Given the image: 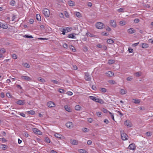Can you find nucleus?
I'll return each instance as SVG.
<instances>
[{
	"label": "nucleus",
	"instance_id": "nucleus-30",
	"mask_svg": "<svg viewBox=\"0 0 153 153\" xmlns=\"http://www.w3.org/2000/svg\"><path fill=\"white\" fill-rule=\"evenodd\" d=\"M78 151L80 153H86V151L85 149H79Z\"/></svg>",
	"mask_w": 153,
	"mask_h": 153
},
{
	"label": "nucleus",
	"instance_id": "nucleus-34",
	"mask_svg": "<svg viewBox=\"0 0 153 153\" xmlns=\"http://www.w3.org/2000/svg\"><path fill=\"white\" fill-rule=\"evenodd\" d=\"M28 113L29 114H31L32 115L34 114L35 113V111H34L33 110H31L28 111Z\"/></svg>",
	"mask_w": 153,
	"mask_h": 153
},
{
	"label": "nucleus",
	"instance_id": "nucleus-19",
	"mask_svg": "<svg viewBox=\"0 0 153 153\" xmlns=\"http://www.w3.org/2000/svg\"><path fill=\"white\" fill-rule=\"evenodd\" d=\"M68 4L69 5L71 6H73L75 5V3L72 1H69L68 2Z\"/></svg>",
	"mask_w": 153,
	"mask_h": 153
},
{
	"label": "nucleus",
	"instance_id": "nucleus-25",
	"mask_svg": "<svg viewBox=\"0 0 153 153\" xmlns=\"http://www.w3.org/2000/svg\"><path fill=\"white\" fill-rule=\"evenodd\" d=\"M74 14L75 15H76V16L77 17H80L81 16V14L80 13H79V12H75L74 13Z\"/></svg>",
	"mask_w": 153,
	"mask_h": 153
},
{
	"label": "nucleus",
	"instance_id": "nucleus-55",
	"mask_svg": "<svg viewBox=\"0 0 153 153\" xmlns=\"http://www.w3.org/2000/svg\"><path fill=\"white\" fill-rule=\"evenodd\" d=\"M23 135L24 136L26 137H27L28 136V134H27V132H25L24 133Z\"/></svg>",
	"mask_w": 153,
	"mask_h": 153
},
{
	"label": "nucleus",
	"instance_id": "nucleus-62",
	"mask_svg": "<svg viewBox=\"0 0 153 153\" xmlns=\"http://www.w3.org/2000/svg\"><path fill=\"white\" fill-rule=\"evenodd\" d=\"M101 34L103 36H107L108 35L107 33L105 32H102Z\"/></svg>",
	"mask_w": 153,
	"mask_h": 153
},
{
	"label": "nucleus",
	"instance_id": "nucleus-53",
	"mask_svg": "<svg viewBox=\"0 0 153 153\" xmlns=\"http://www.w3.org/2000/svg\"><path fill=\"white\" fill-rule=\"evenodd\" d=\"M66 30H66V29L64 28L63 29L62 33V34L63 35H65V33L66 32Z\"/></svg>",
	"mask_w": 153,
	"mask_h": 153
},
{
	"label": "nucleus",
	"instance_id": "nucleus-1",
	"mask_svg": "<svg viewBox=\"0 0 153 153\" xmlns=\"http://www.w3.org/2000/svg\"><path fill=\"white\" fill-rule=\"evenodd\" d=\"M42 13L46 17H48L50 15V11L47 8L44 9L42 11Z\"/></svg>",
	"mask_w": 153,
	"mask_h": 153
},
{
	"label": "nucleus",
	"instance_id": "nucleus-60",
	"mask_svg": "<svg viewBox=\"0 0 153 153\" xmlns=\"http://www.w3.org/2000/svg\"><path fill=\"white\" fill-rule=\"evenodd\" d=\"M101 114L100 112H98L96 113V115L98 117H100Z\"/></svg>",
	"mask_w": 153,
	"mask_h": 153
},
{
	"label": "nucleus",
	"instance_id": "nucleus-37",
	"mask_svg": "<svg viewBox=\"0 0 153 153\" xmlns=\"http://www.w3.org/2000/svg\"><path fill=\"white\" fill-rule=\"evenodd\" d=\"M1 27L4 29H7L8 27V26L7 25H2L1 26Z\"/></svg>",
	"mask_w": 153,
	"mask_h": 153
},
{
	"label": "nucleus",
	"instance_id": "nucleus-7",
	"mask_svg": "<svg viewBox=\"0 0 153 153\" xmlns=\"http://www.w3.org/2000/svg\"><path fill=\"white\" fill-rule=\"evenodd\" d=\"M21 78L22 79L27 81H30L31 80V79L30 77L27 76H22Z\"/></svg>",
	"mask_w": 153,
	"mask_h": 153
},
{
	"label": "nucleus",
	"instance_id": "nucleus-61",
	"mask_svg": "<svg viewBox=\"0 0 153 153\" xmlns=\"http://www.w3.org/2000/svg\"><path fill=\"white\" fill-rule=\"evenodd\" d=\"M128 51L129 53H132L133 52V50L131 48H128Z\"/></svg>",
	"mask_w": 153,
	"mask_h": 153
},
{
	"label": "nucleus",
	"instance_id": "nucleus-9",
	"mask_svg": "<svg viewBox=\"0 0 153 153\" xmlns=\"http://www.w3.org/2000/svg\"><path fill=\"white\" fill-rule=\"evenodd\" d=\"M48 106L50 108L54 107L55 106L54 103L50 101L48 102L47 104Z\"/></svg>",
	"mask_w": 153,
	"mask_h": 153
},
{
	"label": "nucleus",
	"instance_id": "nucleus-57",
	"mask_svg": "<svg viewBox=\"0 0 153 153\" xmlns=\"http://www.w3.org/2000/svg\"><path fill=\"white\" fill-rule=\"evenodd\" d=\"M91 88L93 90H95V91H96L97 90V88H96V86L94 85H93L92 86Z\"/></svg>",
	"mask_w": 153,
	"mask_h": 153
},
{
	"label": "nucleus",
	"instance_id": "nucleus-8",
	"mask_svg": "<svg viewBox=\"0 0 153 153\" xmlns=\"http://www.w3.org/2000/svg\"><path fill=\"white\" fill-rule=\"evenodd\" d=\"M135 144L134 143H131L130 144L128 147V148L132 150H134L135 149Z\"/></svg>",
	"mask_w": 153,
	"mask_h": 153
},
{
	"label": "nucleus",
	"instance_id": "nucleus-3",
	"mask_svg": "<svg viewBox=\"0 0 153 153\" xmlns=\"http://www.w3.org/2000/svg\"><path fill=\"white\" fill-rule=\"evenodd\" d=\"M124 124L127 126L128 127H131L132 126V124L130 120H126L124 122Z\"/></svg>",
	"mask_w": 153,
	"mask_h": 153
},
{
	"label": "nucleus",
	"instance_id": "nucleus-45",
	"mask_svg": "<svg viewBox=\"0 0 153 153\" xmlns=\"http://www.w3.org/2000/svg\"><path fill=\"white\" fill-rule=\"evenodd\" d=\"M45 141L48 143H50V140L49 139L48 137H45Z\"/></svg>",
	"mask_w": 153,
	"mask_h": 153
},
{
	"label": "nucleus",
	"instance_id": "nucleus-59",
	"mask_svg": "<svg viewBox=\"0 0 153 153\" xmlns=\"http://www.w3.org/2000/svg\"><path fill=\"white\" fill-rule=\"evenodd\" d=\"M146 134L148 136H150L152 135V134L150 132H147L146 133Z\"/></svg>",
	"mask_w": 153,
	"mask_h": 153
},
{
	"label": "nucleus",
	"instance_id": "nucleus-6",
	"mask_svg": "<svg viewBox=\"0 0 153 153\" xmlns=\"http://www.w3.org/2000/svg\"><path fill=\"white\" fill-rule=\"evenodd\" d=\"M33 131L35 133L41 135L42 134V132L40 131L37 128H34L33 129Z\"/></svg>",
	"mask_w": 153,
	"mask_h": 153
},
{
	"label": "nucleus",
	"instance_id": "nucleus-44",
	"mask_svg": "<svg viewBox=\"0 0 153 153\" xmlns=\"http://www.w3.org/2000/svg\"><path fill=\"white\" fill-rule=\"evenodd\" d=\"M102 111L104 113H107L108 112H109L108 110L106 109H105L104 108H103L102 109Z\"/></svg>",
	"mask_w": 153,
	"mask_h": 153
},
{
	"label": "nucleus",
	"instance_id": "nucleus-15",
	"mask_svg": "<svg viewBox=\"0 0 153 153\" xmlns=\"http://www.w3.org/2000/svg\"><path fill=\"white\" fill-rule=\"evenodd\" d=\"M54 136L57 138L61 139L63 138V136L59 133H56L54 134Z\"/></svg>",
	"mask_w": 153,
	"mask_h": 153
},
{
	"label": "nucleus",
	"instance_id": "nucleus-12",
	"mask_svg": "<svg viewBox=\"0 0 153 153\" xmlns=\"http://www.w3.org/2000/svg\"><path fill=\"white\" fill-rule=\"evenodd\" d=\"M128 32L130 34H132L135 32V30L133 28H130L128 30Z\"/></svg>",
	"mask_w": 153,
	"mask_h": 153
},
{
	"label": "nucleus",
	"instance_id": "nucleus-63",
	"mask_svg": "<svg viewBox=\"0 0 153 153\" xmlns=\"http://www.w3.org/2000/svg\"><path fill=\"white\" fill-rule=\"evenodd\" d=\"M67 94L70 96H71L73 94V93L71 91H68L67 92Z\"/></svg>",
	"mask_w": 153,
	"mask_h": 153
},
{
	"label": "nucleus",
	"instance_id": "nucleus-28",
	"mask_svg": "<svg viewBox=\"0 0 153 153\" xmlns=\"http://www.w3.org/2000/svg\"><path fill=\"white\" fill-rule=\"evenodd\" d=\"M121 94H125L126 93V91L123 89H121L120 91Z\"/></svg>",
	"mask_w": 153,
	"mask_h": 153
},
{
	"label": "nucleus",
	"instance_id": "nucleus-54",
	"mask_svg": "<svg viewBox=\"0 0 153 153\" xmlns=\"http://www.w3.org/2000/svg\"><path fill=\"white\" fill-rule=\"evenodd\" d=\"M109 114L111 115V117L113 120H114V115L110 112H109Z\"/></svg>",
	"mask_w": 153,
	"mask_h": 153
},
{
	"label": "nucleus",
	"instance_id": "nucleus-29",
	"mask_svg": "<svg viewBox=\"0 0 153 153\" xmlns=\"http://www.w3.org/2000/svg\"><path fill=\"white\" fill-rule=\"evenodd\" d=\"M115 62V61L113 59H110L108 61V64L111 65L112 64Z\"/></svg>",
	"mask_w": 153,
	"mask_h": 153
},
{
	"label": "nucleus",
	"instance_id": "nucleus-27",
	"mask_svg": "<svg viewBox=\"0 0 153 153\" xmlns=\"http://www.w3.org/2000/svg\"><path fill=\"white\" fill-rule=\"evenodd\" d=\"M37 79L38 81L40 82H45V80L44 79L41 77H39Z\"/></svg>",
	"mask_w": 153,
	"mask_h": 153
},
{
	"label": "nucleus",
	"instance_id": "nucleus-22",
	"mask_svg": "<svg viewBox=\"0 0 153 153\" xmlns=\"http://www.w3.org/2000/svg\"><path fill=\"white\" fill-rule=\"evenodd\" d=\"M36 19L39 21H41V17L40 16L39 14H37L36 15Z\"/></svg>",
	"mask_w": 153,
	"mask_h": 153
},
{
	"label": "nucleus",
	"instance_id": "nucleus-43",
	"mask_svg": "<svg viewBox=\"0 0 153 153\" xmlns=\"http://www.w3.org/2000/svg\"><path fill=\"white\" fill-rule=\"evenodd\" d=\"M24 37H25L26 38H33V37L32 36H29L28 35H26L25 36H24Z\"/></svg>",
	"mask_w": 153,
	"mask_h": 153
},
{
	"label": "nucleus",
	"instance_id": "nucleus-48",
	"mask_svg": "<svg viewBox=\"0 0 153 153\" xmlns=\"http://www.w3.org/2000/svg\"><path fill=\"white\" fill-rule=\"evenodd\" d=\"M15 3V1L14 0H12L10 2V4L12 6H14V5Z\"/></svg>",
	"mask_w": 153,
	"mask_h": 153
},
{
	"label": "nucleus",
	"instance_id": "nucleus-41",
	"mask_svg": "<svg viewBox=\"0 0 153 153\" xmlns=\"http://www.w3.org/2000/svg\"><path fill=\"white\" fill-rule=\"evenodd\" d=\"M2 149L3 150H4L7 149V146L5 145H2Z\"/></svg>",
	"mask_w": 153,
	"mask_h": 153
},
{
	"label": "nucleus",
	"instance_id": "nucleus-35",
	"mask_svg": "<svg viewBox=\"0 0 153 153\" xmlns=\"http://www.w3.org/2000/svg\"><path fill=\"white\" fill-rule=\"evenodd\" d=\"M100 91H101L102 92L105 93L106 91L107 90L105 88H101V90H100Z\"/></svg>",
	"mask_w": 153,
	"mask_h": 153
},
{
	"label": "nucleus",
	"instance_id": "nucleus-42",
	"mask_svg": "<svg viewBox=\"0 0 153 153\" xmlns=\"http://www.w3.org/2000/svg\"><path fill=\"white\" fill-rule=\"evenodd\" d=\"M0 52L1 53H4L6 52L4 48H2L0 50Z\"/></svg>",
	"mask_w": 153,
	"mask_h": 153
},
{
	"label": "nucleus",
	"instance_id": "nucleus-38",
	"mask_svg": "<svg viewBox=\"0 0 153 153\" xmlns=\"http://www.w3.org/2000/svg\"><path fill=\"white\" fill-rule=\"evenodd\" d=\"M58 91L61 93H63L65 91L64 90L62 89L59 88L58 90Z\"/></svg>",
	"mask_w": 153,
	"mask_h": 153
},
{
	"label": "nucleus",
	"instance_id": "nucleus-40",
	"mask_svg": "<svg viewBox=\"0 0 153 153\" xmlns=\"http://www.w3.org/2000/svg\"><path fill=\"white\" fill-rule=\"evenodd\" d=\"M135 75L137 77H139L141 76V73L139 72H137L135 73Z\"/></svg>",
	"mask_w": 153,
	"mask_h": 153
},
{
	"label": "nucleus",
	"instance_id": "nucleus-10",
	"mask_svg": "<svg viewBox=\"0 0 153 153\" xmlns=\"http://www.w3.org/2000/svg\"><path fill=\"white\" fill-rule=\"evenodd\" d=\"M66 126L67 127L69 128H72L73 127V124L72 122H68L66 124Z\"/></svg>",
	"mask_w": 153,
	"mask_h": 153
},
{
	"label": "nucleus",
	"instance_id": "nucleus-56",
	"mask_svg": "<svg viewBox=\"0 0 153 153\" xmlns=\"http://www.w3.org/2000/svg\"><path fill=\"white\" fill-rule=\"evenodd\" d=\"M87 4L88 6L90 7H91L92 6V3L91 2H88L87 3Z\"/></svg>",
	"mask_w": 153,
	"mask_h": 153
},
{
	"label": "nucleus",
	"instance_id": "nucleus-13",
	"mask_svg": "<svg viewBox=\"0 0 153 153\" xmlns=\"http://www.w3.org/2000/svg\"><path fill=\"white\" fill-rule=\"evenodd\" d=\"M25 100H19L16 102V103L19 105H23L25 104Z\"/></svg>",
	"mask_w": 153,
	"mask_h": 153
},
{
	"label": "nucleus",
	"instance_id": "nucleus-21",
	"mask_svg": "<svg viewBox=\"0 0 153 153\" xmlns=\"http://www.w3.org/2000/svg\"><path fill=\"white\" fill-rule=\"evenodd\" d=\"M22 65L24 67L27 68H29L30 67L29 64L27 63H23Z\"/></svg>",
	"mask_w": 153,
	"mask_h": 153
},
{
	"label": "nucleus",
	"instance_id": "nucleus-49",
	"mask_svg": "<svg viewBox=\"0 0 153 153\" xmlns=\"http://www.w3.org/2000/svg\"><path fill=\"white\" fill-rule=\"evenodd\" d=\"M64 28L66 29V30H66V32H68L69 30H71L72 29V28L69 27H65Z\"/></svg>",
	"mask_w": 153,
	"mask_h": 153
},
{
	"label": "nucleus",
	"instance_id": "nucleus-5",
	"mask_svg": "<svg viewBox=\"0 0 153 153\" xmlns=\"http://www.w3.org/2000/svg\"><path fill=\"white\" fill-rule=\"evenodd\" d=\"M121 137L123 140H127L128 138V136L126 133L123 132L122 133L121 132Z\"/></svg>",
	"mask_w": 153,
	"mask_h": 153
},
{
	"label": "nucleus",
	"instance_id": "nucleus-16",
	"mask_svg": "<svg viewBox=\"0 0 153 153\" xmlns=\"http://www.w3.org/2000/svg\"><path fill=\"white\" fill-rule=\"evenodd\" d=\"M65 109L68 112H71V109L67 105H65L64 106Z\"/></svg>",
	"mask_w": 153,
	"mask_h": 153
},
{
	"label": "nucleus",
	"instance_id": "nucleus-52",
	"mask_svg": "<svg viewBox=\"0 0 153 153\" xmlns=\"http://www.w3.org/2000/svg\"><path fill=\"white\" fill-rule=\"evenodd\" d=\"M140 21L139 19H135L134 20V22L135 23H137L138 22H139Z\"/></svg>",
	"mask_w": 153,
	"mask_h": 153
},
{
	"label": "nucleus",
	"instance_id": "nucleus-36",
	"mask_svg": "<svg viewBox=\"0 0 153 153\" xmlns=\"http://www.w3.org/2000/svg\"><path fill=\"white\" fill-rule=\"evenodd\" d=\"M109 83L111 85H114L116 84V82L114 80H110L109 81Z\"/></svg>",
	"mask_w": 153,
	"mask_h": 153
},
{
	"label": "nucleus",
	"instance_id": "nucleus-51",
	"mask_svg": "<svg viewBox=\"0 0 153 153\" xmlns=\"http://www.w3.org/2000/svg\"><path fill=\"white\" fill-rule=\"evenodd\" d=\"M86 34L87 36L92 37L93 36L92 34L88 32Z\"/></svg>",
	"mask_w": 153,
	"mask_h": 153
},
{
	"label": "nucleus",
	"instance_id": "nucleus-23",
	"mask_svg": "<svg viewBox=\"0 0 153 153\" xmlns=\"http://www.w3.org/2000/svg\"><path fill=\"white\" fill-rule=\"evenodd\" d=\"M68 37L69 38H71L72 39H75L76 38V37L74 35V34H71L68 35Z\"/></svg>",
	"mask_w": 153,
	"mask_h": 153
},
{
	"label": "nucleus",
	"instance_id": "nucleus-46",
	"mask_svg": "<svg viewBox=\"0 0 153 153\" xmlns=\"http://www.w3.org/2000/svg\"><path fill=\"white\" fill-rule=\"evenodd\" d=\"M88 121L89 123H91L93 121V120L91 118H89L88 119Z\"/></svg>",
	"mask_w": 153,
	"mask_h": 153
},
{
	"label": "nucleus",
	"instance_id": "nucleus-64",
	"mask_svg": "<svg viewBox=\"0 0 153 153\" xmlns=\"http://www.w3.org/2000/svg\"><path fill=\"white\" fill-rule=\"evenodd\" d=\"M104 122L106 124H108L109 123V121L106 119H105L104 120Z\"/></svg>",
	"mask_w": 153,
	"mask_h": 153
},
{
	"label": "nucleus",
	"instance_id": "nucleus-31",
	"mask_svg": "<svg viewBox=\"0 0 153 153\" xmlns=\"http://www.w3.org/2000/svg\"><path fill=\"white\" fill-rule=\"evenodd\" d=\"M120 25L123 26L126 24V22L124 21H122L120 22Z\"/></svg>",
	"mask_w": 153,
	"mask_h": 153
},
{
	"label": "nucleus",
	"instance_id": "nucleus-39",
	"mask_svg": "<svg viewBox=\"0 0 153 153\" xmlns=\"http://www.w3.org/2000/svg\"><path fill=\"white\" fill-rule=\"evenodd\" d=\"M82 131L84 132H86L88 131V129L86 128H84L82 129Z\"/></svg>",
	"mask_w": 153,
	"mask_h": 153
},
{
	"label": "nucleus",
	"instance_id": "nucleus-33",
	"mask_svg": "<svg viewBox=\"0 0 153 153\" xmlns=\"http://www.w3.org/2000/svg\"><path fill=\"white\" fill-rule=\"evenodd\" d=\"M51 81L54 84L58 85L59 84V82L56 80H51Z\"/></svg>",
	"mask_w": 153,
	"mask_h": 153
},
{
	"label": "nucleus",
	"instance_id": "nucleus-4",
	"mask_svg": "<svg viewBox=\"0 0 153 153\" xmlns=\"http://www.w3.org/2000/svg\"><path fill=\"white\" fill-rule=\"evenodd\" d=\"M85 79L86 81H90L91 79V76L88 73H85Z\"/></svg>",
	"mask_w": 153,
	"mask_h": 153
},
{
	"label": "nucleus",
	"instance_id": "nucleus-58",
	"mask_svg": "<svg viewBox=\"0 0 153 153\" xmlns=\"http://www.w3.org/2000/svg\"><path fill=\"white\" fill-rule=\"evenodd\" d=\"M6 96L10 98L11 95L10 93H7L6 94Z\"/></svg>",
	"mask_w": 153,
	"mask_h": 153
},
{
	"label": "nucleus",
	"instance_id": "nucleus-20",
	"mask_svg": "<svg viewBox=\"0 0 153 153\" xmlns=\"http://www.w3.org/2000/svg\"><path fill=\"white\" fill-rule=\"evenodd\" d=\"M134 100V102L136 104H139L140 102V100L139 99H133Z\"/></svg>",
	"mask_w": 153,
	"mask_h": 153
},
{
	"label": "nucleus",
	"instance_id": "nucleus-14",
	"mask_svg": "<svg viewBox=\"0 0 153 153\" xmlns=\"http://www.w3.org/2000/svg\"><path fill=\"white\" fill-rule=\"evenodd\" d=\"M106 74L107 76L109 77L112 76L114 75L113 72L110 71H108V72L106 73Z\"/></svg>",
	"mask_w": 153,
	"mask_h": 153
},
{
	"label": "nucleus",
	"instance_id": "nucleus-18",
	"mask_svg": "<svg viewBox=\"0 0 153 153\" xmlns=\"http://www.w3.org/2000/svg\"><path fill=\"white\" fill-rule=\"evenodd\" d=\"M71 144L74 145H76L78 143V141L77 140H71Z\"/></svg>",
	"mask_w": 153,
	"mask_h": 153
},
{
	"label": "nucleus",
	"instance_id": "nucleus-17",
	"mask_svg": "<svg viewBox=\"0 0 153 153\" xmlns=\"http://www.w3.org/2000/svg\"><path fill=\"white\" fill-rule=\"evenodd\" d=\"M89 98L91 100L96 102H97V100H98V99L97 98L93 96H89Z\"/></svg>",
	"mask_w": 153,
	"mask_h": 153
},
{
	"label": "nucleus",
	"instance_id": "nucleus-32",
	"mask_svg": "<svg viewBox=\"0 0 153 153\" xmlns=\"http://www.w3.org/2000/svg\"><path fill=\"white\" fill-rule=\"evenodd\" d=\"M75 109L76 110H79L81 108V107L79 105H76L75 106Z\"/></svg>",
	"mask_w": 153,
	"mask_h": 153
},
{
	"label": "nucleus",
	"instance_id": "nucleus-2",
	"mask_svg": "<svg viewBox=\"0 0 153 153\" xmlns=\"http://www.w3.org/2000/svg\"><path fill=\"white\" fill-rule=\"evenodd\" d=\"M104 25L103 23L101 22H98L96 24V27L99 29H102L104 27Z\"/></svg>",
	"mask_w": 153,
	"mask_h": 153
},
{
	"label": "nucleus",
	"instance_id": "nucleus-50",
	"mask_svg": "<svg viewBox=\"0 0 153 153\" xmlns=\"http://www.w3.org/2000/svg\"><path fill=\"white\" fill-rule=\"evenodd\" d=\"M12 57L13 59H16L17 58V55L14 54L12 55Z\"/></svg>",
	"mask_w": 153,
	"mask_h": 153
},
{
	"label": "nucleus",
	"instance_id": "nucleus-24",
	"mask_svg": "<svg viewBox=\"0 0 153 153\" xmlns=\"http://www.w3.org/2000/svg\"><path fill=\"white\" fill-rule=\"evenodd\" d=\"M107 42L109 44H112L114 42V41L111 39H109L107 40Z\"/></svg>",
	"mask_w": 153,
	"mask_h": 153
},
{
	"label": "nucleus",
	"instance_id": "nucleus-47",
	"mask_svg": "<svg viewBox=\"0 0 153 153\" xmlns=\"http://www.w3.org/2000/svg\"><path fill=\"white\" fill-rule=\"evenodd\" d=\"M97 102L100 103H102L103 102V101L102 99H98V100H97Z\"/></svg>",
	"mask_w": 153,
	"mask_h": 153
},
{
	"label": "nucleus",
	"instance_id": "nucleus-26",
	"mask_svg": "<svg viewBox=\"0 0 153 153\" xmlns=\"http://www.w3.org/2000/svg\"><path fill=\"white\" fill-rule=\"evenodd\" d=\"M142 48H146L148 47V45L146 43H142Z\"/></svg>",
	"mask_w": 153,
	"mask_h": 153
},
{
	"label": "nucleus",
	"instance_id": "nucleus-11",
	"mask_svg": "<svg viewBox=\"0 0 153 153\" xmlns=\"http://www.w3.org/2000/svg\"><path fill=\"white\" fill-rule=\"evenodd\" d=\"M110 24L112 27H116V22L114 20H111Z\"/></svg>",
	"mask_w": 153,
	"mask_h": 153
}]
</instances>
